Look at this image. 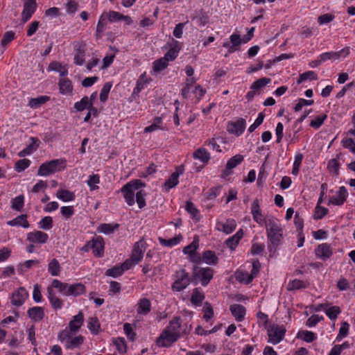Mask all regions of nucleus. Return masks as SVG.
Wrapping results in <instances>:
<instances>
[{"label":"nucleus","instance_id":"obj_1","mask_svg":"<svg viewBox=\"0 0 355 355\" xmlns=\"http://www.w3.org/2000/svg\"><path fill=\"white\" fill-rule=\"evenodd\" d=\"M266 226V233L270 244H268V250L270 252L275 250L276 248L279 245L282 239V228L279 221L271 217L265 221Z\"/></svg>","mask_w":355,"mask_h":355},{"label":"nucleus","instance_id":"obj_2","mask_svg":"<svg viewBox=\"0 0 355 355\" xmlns=\"http://www.w3.org/2000/svg\"><path fill=\"white\" fill-rule=\"evenodd\" d=\"M65 160L62 159H52L42 164L37 171L39 176H48L64 168Z\"/></svg>","mask_w":355,"mask_h":355},{"label":"nucleus","instance_id":"obj_3","mask_svg":"<svg viewBox=\"0 0 355 355\" xmlns=\"http://www.w3.org/2000/svg\"><path fill=\"white\" fill-rule=\"evenodd\" d=\"M174 282L171 286V288L173 291L181 292L184 290L193 282V277H191L189 274L184 270L180 269L175 271L173 275Z\"/></svg>","mask_w":355,"mask_h":355},{"label":"nucleus","instance_id":"obj_4","mask_svg":"<svg viewBox=\"0 0 355 355\" xmlns=\"http://www.w3.org/2000/svg\"><path fill=\"white\" fill-rule=\"evenodd\" d=\"M144 186L145 183L140 180H136L127 183L122 187L121 192L123 193L125 202L128 205L132 206L135 204V191Z\"/></svg>","mask_w":355,"mask_h":355},{"label":"nucleus","instance_id":"obj_5","mask_svg":"<svg viewBox=\"0 0 355 355\" xmlns=\"http://www.w3.org/2000/svg\"><path fill=\"white\" fill-rule=\"evenodd\" d=\"M214 276V270L211 268H202L194 266L193 269V282L199 279L202 286H206Z\"/></svg>","mask_w":355,"mask_h":355},{"label":"nucleus","instance_id":"obj_6","mask_svg":"<svg viewBox=\"0 0 355 355\" xmlns=\"http://www.w3.org/2000/svg\"><path fill=\"white\" fill-rule=\"evenodd\" d=\"M286 329L283 326L271 325L268 329V342L273 345L279 343L284 337Z\"/></svg>","mask_w":355,"mask_h":355},{"label":"nucleus","instance_id":"obj_7","mask_svg":"<svg viewBox=\"0 0 355 355\" xmlns=\"http://www.w3.org/2000/svg\"><path fill=\"white\" fill-rule=\"evenodd\" d=\"M178 339L179 338H178L177 335H174L168 331V329H165L157 338L156 344L159 347H168L176 342Z\"/></svg>","mask_w":355,"mask_h":355},{"label":"nucleus","instance_id":"obj_8","mask_svg":"<svg viewBox=\"0 0 355 355\" xmlns=\"http://www.w3.org/2000/svg\"><path fill=\"white\" fill-rule=\"evenodd\" d=\"M246 122L243 118H239L235 121H229L227 125V131L237 137L240 136L245 129Z\"/></svg>","mask_w":355,"mask_h":355},{"label":"nucleus","instance_id":"obj_9","mask_svg":"<svg viewBox=\"0 0 355 355\" xmlns=\"http://www.w3.org/2000/svg\"><path fill=\"white\" fill-rule=\"evenodd\" d=\"M37 8L36 0H26L21 13V21L25 23L32 17Z\"/></svg>","mask_w":355,"mask_h":355},{"label":"nucleus","instance_id":"obj_10","mask_svg":"<svg viewBox=\"0 0 355 355\" xmlns=\"http://www.w3.org/2000/svg\"><path fill=\"white\" fill-rule=\"evenodd\" d=\"M28 296V293L26 290L23 287H20L12 293L11 303L13 306H20L24 303Z\"/></svg>","mask_w":355,"mask_h":355},{"label":"nucleus","instance_id":"obj_11","mask_svg":"<svg viewBox=\"0 0 355 355\" xmlns=\"http://www.w3.org/2000/svg\"><path fill=\"white\" fill-rule=\"evenodd\" d=\"M92 242V250L94 256L97 257H103L104 254V240L98 236L93 238L91 240Z\"/></svg>","mask_w":355,"mask_h":355},{"label":"nucleus","instance_id":"obj_12","mask_svg":"<svg viewBox=\"0 0 355 355\" xmlns=\"http://www.w3.org/2000/svg\"><path fill=\"white\" fill-rule=\"evenodd\" d=\"M349 53V49L348 47L344 48L336 52H326L320 54L321 60L324 62L328 60H338L340 57H346Z\"/></svg>","mask_w":355,"mask_h":355},{"label":"nucleus","instance_id":"obj_13","mask_svg":"<svg viewBox=\"0 0 355 355\" xmlns=\"http://www.w3.org/2000/svg\"><path fill=\"white\" fill-rule=\"evenodd\" d=\"M315 253L317 257L326 260L332 255V250L329 244L322 243L315 248Z\"/></svg>","mask_w":355,"mask_h":355},{"label":"nucleus","instance_id":"obj_14","mask_svg":"<svg viewBox=\"0 0 355 355\" xmlns=\"http://www.w3.org/2000/svg\"><path fill=\"white\" fill-rule=\"evenodd\" d=\"M348 193L345 187H340L336 196L330 198L329 203L334 205H342L346 200Z\"/></svg>","mask_w":355,"mask_h":355},{"label":"nucleus","instance_id":"obj_15","mask_svg":"<svg viewBox=\"0 0 355 355\" xmlns=\"http://www.w3.org/2000/svg\"><path fill=\"white\" fill-rule=\"evenodd\" d=\"M181 322L182 319L180 316H175L169 322L168 325L166 327L168 331L173 334L174 335H177L178 338H180L182 336L181 334Z\"/></svg>","mask_w":355,"mask_h":355},{"label":"nucleus","instance_id":"obj_16","mask_svg":"<svg viewBox=\"0 0 355 355\" xmlns=\"http://www.w3.org/2000/svg\"><path fill=\"white\" fill-rule=\"evenodd\" d=\"M48 238V234L41 231L31 232L27 234V240L33 243H44L47 241Z\"/></svg>","mask_w":355,"mask_h":355},{"label":"nucleus","instance_id":"obj_17","mask_svg":"<svg viewBox=\"0 0 355 355\" xmlns=\"http://www.w3.org/2000/svg\"><path fill=\"white\" fill-rule=\"evenodd\" d=\"M236 227V223L234 219H227L225 223L218 222L216 229L228 234L232 233Z\"/></svg>","mask_w":355,"mask_h":355},{"label":"nucleus","instance_id":"obj_18","mask_svg":"<svg viewBox=\"0 0 355 355\" xmlns=\"http://www.w3.org/2000/svg\"><path fill=\"white\" fill-rule=\"evenodd\" d=\"M84 322L83 313L80 311L69 323V328L71 332H76L79 330Z\"/></svg>","mask_w":355,"mask_h":355},{"label":"nucleus","instance_id":"obj_19","mask_svg":"<svg viewBox=\"0 0 355 355\" xmlns=\"http://www.w3.org/2000/svg\"><path fill=\"white\" fill-rule=\"evenodd\" d=\"M251 213L252 214L253 219L257 223L262 224L264 221H266L262 216L259 202L257 199H255L252 204Z\"/></svg>","mask_w":355,"mask_h":355},{"label":"nucleus","instance_id":"obj_20","mask_svg":"<svg viewBox=\"0 0 355 355\" xmlns=\"http://www.w3.org/2000/svg\"><path fill=\"white\" fill-rule=\"evenodd\" d=\"M182 172L183 169L178 168L176 169V171L173 173L170 178L166 180V182H164V187L166 188V191H168L169 189L173 188L178 184L179 175L182 174Z\"/></svg>","mask_w":355,"mask_h":355},{"label":"nucleus","instance_id":"obj_21","mask_svg":"<svg viewBox=\"0 0 355 355\" xmlns=\"http://www.w3.org/2000/svg\"><path fill=\"white\" fill-rule=\"evenodd\" d=\"M28 317L35 322L42 320L44 317V309L40 306H34L28 310Z\"/></svg>","mask_w":355,"mask_h":355},{"label":"nucleus","instance_id":"obj_22","mask_svg":"<svg viewBox=\"0 0 355 355\" xmlns=\"http://www.w3.org/2000/svg\"><path fill=\"white\" fill-rule=\"evenodd\" d=\"M170 49L164 56L168 62L174 60L178 57L180 51L178 42L174 39H172V43L170 44Z\"/></svg>","mask_w":355,"mask_h":355},{"label":"nucleus","instance_id":"obj_23","mask_svg":"<svg viewBox=\"0 0 355 355\" xmlns=\"http://www.w3.org/2000/svg\"><path fill=\"white\" fill-rule=\"evenodd\" d=\"M60 92L63 95H71L73 85L71 81L68 78H62L59 81Z\"/></svg>","mask_w":355,"mask_h":355},{"label":"nucleus","instance_id":"obj_24","mask_svg":"<svg viewBox=\"0 0 355 355\" xmlns=\"http://www.w3.org/2000/svg\"><path fill=\"white\" fill-rule=\"evenodd\" d=\"M232 314L238 321H242L245 315V308L241 304H234L230 306Z\"/></svg>","mask_w":355,"mask_h":355},{"label":"nucleus","instance_id":"obj_25","mask_svg":"<svg viewBox=\"0 0 355 355\" xmlns=\"http://www.w3.org/2000/svg\"><path fill=\"white\" fill-rule=\"evenodd\" d=\"M85 293V286L80 283L69 284L67 296L76 297Z\"/></svg>","mask_w":355,"mask_h":355},{"label":"nucleus","instance_id":"obj_26","mask_svg":"<svg viewBox=\"0 0 355 355\" xmlns=\"http://www.w3.org/2000/svg\"><path fill=\"white\" fill-rule=\"evenodd\" d=\"M26 218H27V215L22 214V215L18 216L13 220H8L7 222V225H10V226H21L24 228H28V227H29L30 225Z\"/></svg>","mask_w":355,"mask_h":355},{"label":"nucleus","instance_id":"obj_27","mask_svg":"<svg viewBox=\"0 0 355 355\" xmlns=\"http://www.w3.org/2000/svg\"><path fill=\"white\" fill-rule=\"evenodd\" d=\"M48 299L49 300L51 306L55 309H61L62 306V301L59 299L55 294L53 290L51 287L47 288Z\"/></svg>","mask_w":355,"mask_h":355},{"label":"nucleus","instance_id":"obj_28","mask_svg":"<svg viewBox=\"0 0 355 355\" xmlns=\"http://www.w3.org/2000/svg\"><path fill=\"white\" fill-rule=\"evenodd\" d=\"M193 158L199 159L204 164L208 163L211 157L209 153L204 148H199L193 153Z\"/></svg>","mask_w":355,"mask_h":355},{"label":"nucleus","instance_id":"obj_29","mask_svg":"<svg viewBox=\"0 0 355 355\" xmlns=\"http://www.w3.org/2000/svg\"><path fill=\"white\" fill-rule=\"evenodd\" d=\"M243 236V232L241 229L234 235L227 239L225 243L231 250H234Z\"/></svg>","mask_w":355,"mask_h":355},{"label":"nucleus","instance_id":"obj_30","mask_svg":"<svg viewBox=\"0 0 355 355\" xmlns=\"http://www.w3.org/2000/svg\"><path fill=\"white\" fill-rule=\"evenodd\" d=\"M31 140L32 141V143L30 144L25 148L24 150H21L19 153H18V156L20 157H23L26 155H28L31 154L33 151L36 150V149L38 147V144H37L39 140L37 138L31 137Z\"/></svg>","mask_w":355,"mask_h":355},{"label":"nucleus","instance_id":"obj_31","mask_svg":"<svg viewBox=\"0 0 355 355\" xmlns=\"http://www.w3.org/2000/svg\"><path fill=\"white\" fill-rule=\"evenodd\" d=\"M202 259V261L208 265H216L218 261L216 253L211 250H206L203 252Z\"/></svg>","mask_w":355,"mask_h":355},{"label":"nucleus","instance_id":"obj_32","mask_svg":"<svg viewBox=\"0 0 355 355\" xmlns=\"http://www.w3.org/2000/svg\"><path fill=\"white\" fill-rule=\"evenodd\" d=\"M243 160V156L241 155H236L231 157L227 162L226 169L225 171L226 175H228L230 173L227 172L235 167H236L240 163H241Z\"/></svg>","mask_w":355,"mask_h":355},{"label":"nucleus","instance_id":"obj_33","mask_svg":"<svg viewBox=\"0 0 355 355\" xmlns=\"http://www.w3.org/2000/svg\"><path fill=\"white\" fill-rule=\"evenodd\" d=\"M150 302L147 298H142L138 303L137 313L146 315L150 311Z\"/></svg>","mask_w":355,"mask_h":355},{"label":"nucleus","instance_id":"obj_34","mask_svg":"<svg viewBox=\"0 0 355 355\" xmlns=\"http://www.w3.org/2000/svg\"><path fill=\"white\" fill-rule=\"evenodd\" d=\"M50 100L48 96H40L37 98H32L29 100L28 106L31 108L36 109L45 104Z\"/></svg>","mask_w":355,"mask_h":355},{"label":"nucleus","instance_id":"obj_35","mask_svg":"<svg viewBox=\"0 0 355 355\" xmlns=\"http://www.w3.org/2000/svg\"><path fill=\"white\" fill-rule=\"evenodd\" d=\"M141 245H142V243H141V241L137 242L134 245V248H133V250H132V252L131 254V257H130V258H132L133 260H135V261L137 263L143 258L144 250L141 249Z\"/></svg>","mask_w":355,"mask_h":355},{"label":"nucleus","instance_id":"obj_36","mask_svg":"<svg viewBox=\"0 0 355 355\" xmlns=\"http://www.w3.org/2000/svg\"><path fill=\"white\" fill-rule=\"evenodd\" d=\"M56 196L64 202L73 201L76 197L73 192L66 189H59L57 191Z\"/></svg>","mask_w":355,"mask_h":355},{"label":"nucleus","instance_id":"obj_37","mask_svg":"<svg viewBox=\"0 0 355 355\" xmlns=\"http://www.w3.org/2000/svg\"><path fill=\"white\" fill-rule=\"evenodd\" d=\"M204 299L205 295L199 288H196L193 290L191 297V302L193 304L199 306L201 304Z\"/></svg>","mask_w":355,"mask_h":355},{"label":"nucleus","instance_id":"obj_38","mask_svg":"<svg viewBox=\"0 0 355 355\" xmlns=\"http://www.w3.org/2000/svg\"><path fill=\"white\" fill-rule=\"evenodd\" d=\"M83 341L84 337L81 335L75 337L71 336L70 340L67 343L65 347L70 349L77 348L83 343Z\"/></svg>","mask_w":355,"mask_h":355},{"label":"nucleus","instance_id":"obj_39","mask_svg":"<svg viewBox=\"0 0 355 355\" xmlns=\"http://www.w3.org/2000/svg\"><path fill=\"white\" fill-rule=\"evenodd\" d=\"M199 245V239L198 236H195L193 238V241L188 245L187 246L184 247L183 249V252L185 254H189V256H192L196 253V250L198 249Z\"/></svg>","mask_w":355,"mask_h":355},{"label":"nucleus","instance_id":"obj_40","mask_svg":"<svg viewBox=\"0 0 355 355\" xmlns=\"http://www.w3.org/2000/svg\"><path fill=\"white\" fill-rule=\"evenodd\" d=\"M48 271L53 277L58 276L61 271V266L56 259H53L48 265Z\"/></svg>","mask_w":355,"mask_h":355},{"label":"nucleus","instance_id":"obj_41","mask_svg":"<svg viewBox=\"0 0 355 355\" xmlns=\"http://www.w3.org/2000/svg\"><path fill=\"white\" fill-rule=\"evenodd\" d=\"M309 284L307 282H304L300 279H294L290 282L288 284V291H294L300 288H305L309 286Z\"/></svg>","mask_w":355,"mask_h":355},{"label":"nucleus","instance_id":"obj_42","mask_svg":"<svg viewBox=\"0 0 355 355\" xmlns=\"http://www.w3.org/2000/svg\"><path fill=\"white\" fill-rule=\"evenodd\" d=\"M92 104H93V103L89 101V98L87 96H85L83 98H82L80 101L76 102L74 104V108L77 111L81 112L85 109L88 110L89 107H92Z\"/></svg>","mask_w":355,"mask_h":355},{"label":"nucleus","instance_id":"obj_43","mask_svg":"<svg viewBox=\"0 0 355 355\" xmlns=\"http://www.w3.org/2000/svg\"><path fill=\"white\" fill-rule=\"evenodd\" d=\"M182 239V235L178 234L177 236H174L173 238H171L169 239H165L159 237V241L160 244H162V245L172 247V246H174V245H176L177 244H178Z\"/></svg>","mask_w":355,"mask_h":355},{"label":"nucleus","instance_id":"obj_44","mask_svg":"<svg viewBox=\"0 0 355 355\" xmlns=\"http://www.w3.org/2000/svg\"><path fill=\"white\" fill-rule=\"evenodd\" d=\"M51 286L57 288L58 291L62 295L67 296V290L69 287V284L62 282L58 279H53L51 283Z\"/></svg>","mask_w":355,"mask_h":355},{"label":"nucleus","instance_id":"obj_45","mask_svg":"<svg viewBox=\"0 0 355 355\" xmlns=\"http://www.w3.org/2000/svg\"><path fill=\"white\" fill-rule=\"evenodd\" d=\"M297 338H300L306 343H311L316 339L315 334L309 331H300L297 336Z\"/></svg>","mask_w":355,"mask_h":355},{"label":"nucleus","instance_id":"obj_46","mask_svg":"<svg viewBox=\"0 0 355 355\" xmlns=\"http://www.w3.org/2000/svg\"><path fill=\"white\" fill-rule=\"evenodd\" d=\"M76 54L74 55V64L76 65L81 66L85 62V49L79 46L76 49Z\"/></svg>","mask_w":355,"mask_h":355},{"label":"nucleus","instance_id":"obj_47","mask_svg":"<svg viewBox=\"0 0 355 355\" xmlns=\"http://www.w3.org/2000/svg\"><path fill=\"white\" fill-rule=\"evenodd\" d=\"M119 227V225L117 223L114 225L110 223H103L98 227V230L99 232L105 234H110L113 233L114 230H117Z\"/></svg>","mask_w":355,"mask_h":355},{"label":"nucleus","instance_id":"obj_48","mask_svg":"<svg viewBox=\"0 0 355 355\" xmlns=\"http://www.w3.org/2000/svg\"><path fill=\"white\" fill-rule=\"evenodd\" d=\"M168 65V62L163 57L153 62V71L159 73L165 69Z\"/></svg>","mask_w":355,"mask_h":355},{"label":"nucleus","instance_id":"obj_49","mask_svg":"<svg viewBox=\"0 0 355 355\" xmlns=\"http://www.w3.org/2000/svg\"><path fill=\"white\" fill-rule=\"evenodd\" d=\"M100 182V176L98 174H93L89 176V179L87 181V185L89 186L91 191H94L98 189V184Z\"/></svg>","mask_w":355,"mask_h":355},{"label":"nucleus","instance_id":"obj_50","mask_svg":"<svg viewBox=\"0 0 355 355\" xmlns=\"http://www.w3.org/2000/svg\"><path fill=\"white\" fill-rule=\"evenodd\" d=\"M271 82V79L269 78H259L258 80H257L256 81H254L251 87H250V89H252V90H259L261 88H262L263 87H264L265 85H266L267 84L270 83Z\"/></svg>","mask_w":355,"mask_h":355},{"label":"nucleus","instance_id":"obj_51","mask_svg":"<svg viewBox=\"0 0 355 355\" xmlns=\"http://www.w3.org/2000/svg\"><path fill=\"white\" fill-rule=\"evenodd\" d=\"M260 268V263L258 260L255 261L252 263V269L251 273L250 275H247V279L245 281V284H250L254 277L257 276L259 271Z\"/></svg>","mask_w":355,"mask_h":355},{"label":"nucleus","instance_id":"obj_52","mask_svg":"<svg viewBox=\"0 0 355 355\" xmlns=\"http://www.w3.org/2000/svg\"><path fill=\"white\" fill-rule=\"evenodd\" d=\"M186 210L191 214L193 218L196 220L200 219L199 211L196 209L193 202L187 201Z\"/></svg>","mask_w":355,"mask_h":355},{"label":"nucleus","instance_id":"obj_53","mask_svg":"<svg viewBox=\"0 0 355 355\" xmlns=\"http://www.w3.org/2000/svg\"><path fill=\"white\" fill-rule=\"evenodd\" d=\"M88 328L95 335L98 334L100 330V324L97 318H90L88 322Z\"/></svg>","mask_w":355,"mask_h":355},{"label":"nucleus","instance_id":"obj_54","mask_svg":"<svg viewBox=\"0 0 355 355\" xmlns=\"http://www.w3.org/2000/svg\"><path fill=\"white\" fill-rule=\"evenodd\" d=\"M31 161L28 159H19L16 162L15 169L18 173L22 172L31 165Z\"/></svg>","mask_w":355,"mask_h":355},{"label":"nucleus","instance_id":"obj_55","mask_svg":"<svg viewBox=\"0 0 355 355\" xmlns=\"http://www.w3.org/2000/svg\"><path fill=\"white\" fill-rule=\"evenodd\" d=\"M340 313V309L339 306H333L325 309V313L331 320H336L338 315Z\"/></svg>","mask_w":355,"mask_h":355},{"label":"nucleus","instance_id":"obj_56","mask_svg":"<svg viewBox=\"0 0 355 355\" xmlns=\"http://www.w3.org/2000/svg\"><path fill=\"white\" fill-rule=\"evenodd\" d=\"M112 87V85L110 82L105 83L103 85V86L101 89V94H100L101 101L105 102L107 99L108 94L110 92Z\"/></svg>","mask_w":355,"mask_h":355},{"label":"nucleus","instance_id":"obj_57","mask_svg":"<svg viewBox=\"0 0 355 355\" xmlns=\"http://www.w3.org/2000/svg\"><path fill=\"white\" fill-rule=\"evenodd\" d=\"M71 336V331L65 329L59 333L58 339L61 343H64L65 347L67 345V343L70 340Z\"/></svg>","mask_w":355,"mask_h":355},{"label":"nucleus","instance_id":"obj_58","mask_svg":"<svg viewBox=\"0 0 355 355\" xmlns=\"http://www.w3.org/2000/svg\"><path fill=\"white\" fill-rule=\"evenodd\" d=\"M24 203V196L20 195L12 200V208L17 211H21Z\"/></svg>","mask_w":355,"mask_h":355},{"label":"nucleus","instance_id":"obj_59","mask_svg":"<svg viewBox=\"0 0 355 355\" xmlns=\"http://www.w3.org/2000/svg\"><path fill=\"white\" fill-rule=\"evenodd\" d=\"M123 272H124L121 266H116L112 268L107 269L105 272V275L112 277H117L123 275Z\"/></svg>","mask_w":355,"mask_h":355},{"label":"nucleus","instance_id":"obj_60","mask_svg":"<svg viewBox=\"0 0 355 355\" xmlns=\"http://www.w3.org/2000/svg\"><path fill=\"white\" fill-rule=\"evenodd\" d=\"M222 187L217 186L215 187L211 188L206 193L205 197L207 200H214L216 198L220 193Z\"/></svg>","mask_w":355,"mask_h":355},{"label":"nucleus","instance_id":"obj_61","mask_svg":"<svg viewBox=\"0 0 355 355\" xmlns=\"http://www.w3.org/2000/svg\"><path fill=\"white\" fill-rule=\"evenodd\" d=\"M307 79L317 80L318 77L315 75L314 71H306V72H304V73H302L300 76V78L297 80V84H300L301 83H302L303 81H304V80H306Z\"/></svg>","mask_w":355,"mask_h":355},{"label":"nucleus","instance_id":"obj_62","mask_svg":"<svg viewBox=\"0 0 355 355\" xmlns=\"http://www.w3.org/2000/svg\"><path fill=\"white\" fill-rule=\"evenodd\" d=\"M327 114H322L320 116H318L315 117L314 120L311 121L310 125L315 129H318L324 123V120L327 119Z\"/></svg>","mask_w":355,"mask_h":355},{"label":"nucleus","instance_id":"obj_63","mask_svg":"<svg viewBox=\"0 0 355 355\" xmlns=\"http://www.w3.org/2000/svg\"><path fill=\"white\" fill-rule=\"evenodd\" d=\"M203 312H204V319L206 321H208L210 318H211L214 315V311L212 309V306L210 303L206 302L205 303V306L203 308Z\"/></svg>","mask_w":355,"mask_h":355},{"label":"nucleus","instance_id":"obj_64","mask_svg":"<svg viewBox=\"0 0 355 355\" xmlns=\"http://www.w3.org/2000/svg\"><path fill=\"white\" fill-rule=\"evenodd\" d=\"M349 324L347 322H343L339 329L338 335L337 336L336 340H340L343 338L346 337L349 333Z\"/></svg>","mask_w":355,"mask_h":355}]
</instances>
